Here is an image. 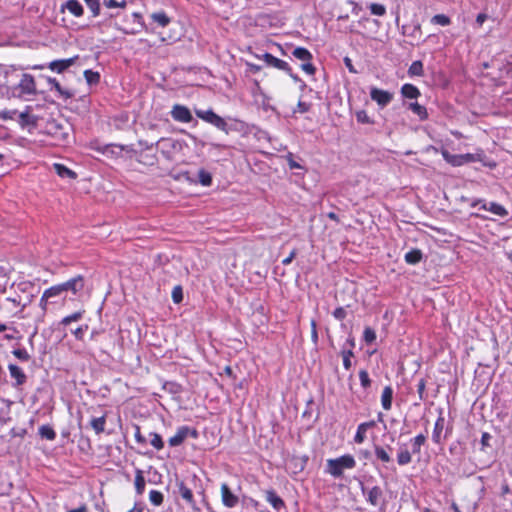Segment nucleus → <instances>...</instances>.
Listing matches in <instances>:
<instances>
[{
  "label": "nucleus",
  "mask_w": 512,
  "mask_h": 512,
  "mask_svg": "<svg viewBox=\"0 0 512 512\" xmlns=\"http://www.w3.org/2000/svg\"><path fill=\"white\" fill-rule=\"evenodd\" d=\"M355 466V458L350 454H345L338 458L328 459L326 462V472L335 478H339L343 475L344 471L352 470Z\"/></svg>",
  "instance_id": "f257e3e1"
},
{
  "label": "nucleus",
  "mask_w": 512,
  "mask_h": 512,
  "mask_svg": "<svg viewBox=\"0 0 512 512\" xmlns=\"http://www.w3.org/2000/svg\"><path fill=\"white\" fill-rule=\"evenodd\" d=\"M160 143L162 145V153L169 159L178 154L185 156L186 150L189 147L188 143L183 139H162Z\"/></svg>",
  "instance_id": "f03ea898"
},
{
  "label": "nucleus",
  "mask_w": 512,
  "mask_h": 512,
  "mask_svg": "<svg viewBox=\"0 0 512 512\" xmlns=\"http://www.w3.org/2000/svg\"><path fill=\"white\" fill-rule=\"evenodd\" d=\"M197 117L203 121L212 124L216 128L228 133L227 122L225 119L214 113L212 110H196Z\"/></svg>",
  "instance_id": "7ed1b4c3"
},
{
  "label": "nucleus",
  "mask_w": 512,
  "mask_h": 512,
  "mask_svg": "<svg viewBox=\"0 0 512 512\" xmlns=\"http://www.w3.org/2000/svg\"><path fill=\"white\" fill-rule=\"evenodd\" d=\"M15 89L19 91V93L15 95L19 98L25 95H35L37 90L34 77L30 74H23Z\"/></svg>",
  "instance_id": "20e7f679"
},
{
  "label": "nucleus",
  "mask_w": 512,
  "mask_h": 512,
  "mask_svg": "<svg viewBox=\"0 0 512 512\" xmlns=\"http://www.w3.org/2000/svg\"><path fill=\"white\" fill-rule=\"evenodd\" d=\"M370 97L375 101L381 108L387 106L393 99V94L389 91L382 90L376 87H372L370 90Z\"/></svg>",
  "instance_id": "39448f33"
},
{
  "label": "nucleus",
  "mask_w": 512,
  "mask_h": 512,
  "mask_svg": "<svg viewBox=\"0 0 512 512\" xmlns=\"http://www.w3.org/2000/svg\"><path fill=\"white\" fill-rule=\"evenodd\" d=\"M172 118L181 123H189L192 120L191 111L184 105L175 104L171 109Z\"/></svg>",
  "instance_id": "423d86ee"
},
{
  "label": "nucleus",
  "mask_w": 512,
  "mask_h": 512,
  "mask_svg": "<svg viewBox=\"0 0 512 512\" xmlns=\"http://www.w3.org/2000/svg\"><path fill=\"white\" fill-rule=\"evenodd\" d=\"M220 493H221V501L222 504L227 508H233L235 507L238 502L239 498L237 495H235L229 488V486L226 483H223L220 487Z\"/></svg>",
  "instance_id": "0eeeda50"
},
{
  "label": "nucleus",
  "mask_w": 512,
  "mask_h": 512,
  "mask_svg": "<svg viewBox=\"0 0 512 512\" xmlns=\"http://www.w3.org/2000/svg\"><path fill=\"white\" fill-rule=\"evenodd\" d=\"M189 434H192L193 437H196V432L194 430H191L187 426L180 427L176 433L169 438L168 442L170 446H179L181 445L184 440L188 437Z\"/></svg>",
  "instance_id": "6e6552de"
},
{
  "label": "nucleus",
  "mask_w": 512,
  "mask_h": 512,
  "mask_svg": "<svg viewBox=\"0 0 512 512\" xmlns=\"http://www.w3.org/2000/svg\"><path fill=\"white\" fill-rule=\"evenodd\" d=\"M255 57L257 59L263 60L267 66H271L279 70H285L287 68V63L285 61L278 59L269 53H264L263 55H255Z\"/></svg>",
  "instance_id": "1a4fd4ad"
},
{
  "label": "nucleus",
  "mask_w": 512,
  "mask_h": 512,
  "mask_svg": "<svg viewBox=\"0 0 512 512\" xmlns=\"http://www.w3.org/2000/svg\"><path fill=\"white\" fill-rule=\"evenodd\" d=\"M67 10L74 17H81L84 13L83 6L78 0H67L61 7V11Z\"/></svg>",
  "instance_id": "9d476101"
},
{
  "label": "nucleus",
  "mask_w": 512,
  "mask_h": 512,
  "mask_svg": "<svg viewBox=\"0 0 512 512\" xmlns=\"http://www.w3.org/2000/svg\"><path fill=\"white\" fill-rule=\"evenodd\" d=\"M63 287V292L71 291L73 294H77L84 287V281L81 276H77L68 280L65 283L60 284Z\"/></svg>",
  "instance_id": "9b49d317"
},
{
  "label": "nucleus",
  "mask_w": 512,
  "mask_h": 512,
  "mask_svg": "<svg viewBox=\"0 0 512 512\" xmlns=\"http://www.w3.org/2000/svg\"><path fill=\"white\" fill-rule=\"evenodd\" d=\"M77 57H72L68 59H61V60H54L49 63L48 67L50 70L62 73L66 69H68L70 66H72L75 63Z\"/></svg>",
  "instance_id": "f8f14e48"
},
{
  "label": "nucleus",
  "mask_w": 512,
  "mask_h": 512,
  "mask_svg": "<svg viewBox=\"0 0 512 512\" xmlns=\"http://www.w3.org/2000/svg\"><path fill=\"white\" fill-rule=\"evenodd\" d=\"M62 293H63V287H61L60 284L46 289L43 292V295L40 299V305H41L42 309L43 310L46 309L48 299L60 296Z\"/></svg>",
  "instance_id": "ddd939ff"
},
{
  "label": "nucleus",
  "mask_w": 512,
  "mask_h": 512,
  "mask_svg": "<svg viewBox=\"0 0 512 512\" xmlns=\"http://www.w3.org/2000/svg\"><path fill=\"white\" fill-rule=\"evenodd\" d=\"M481 208L499 217H506L508 215L506 208L495 202L481 203Z\"/></svg>",
  "instance_id": "4468645a"
},
{
  "label": "nucleus",
  "mask_w": 512,
  "mask_h": 512,
  "mask_svg": "<svg viewBox=\"0 0 512 512\" xmlns=\"http://www.w3.org/2000/svg\"><path fill=\"white\" fill-rule=\"evenodd\" d=\"M178 490L181 497L192 507V509L197 510L191 489H189L183 482H179Z\"/></svg>",
  "instance_id": "2eb2a0df"
},
{
  "label": "nucleus",
  "mask_w": 512,
  "mask_h": 512,
  "mask_svg": "<svg viewBox=\"0 0 512 512\" xmlns=\"http://www.w3.org/2000/svg\"><path fill=\"white\" fill-rule=\"evenodd\" d=\"M373 426H374L373 421L361 423L357 428V432L355 434L354 441L358 444L363 443L364 440L366 439L367 430Z\"/></svg>",
  "instance_id": "dca6fc26"
},
{
  "label": "nucleus",
  "mask_w": 512,
  "mask_h": 512,
  "mask_svg": "<svg viewBox=\"0 0 512 512\" xmlns=\"http://www.w3.org/2000/svg\"><path fill=\"white\" fill-rule=\"evenodd\" d=\"M30 110H31V108L28 106V107H26L25 111H23L19 114L20 125H22V126L36 125L37 118L30 114Z\"/></svg>",
  "instance_id": "f3484780"
},
{
  "label": "nucleus",
  "mask_w": 512,
  "mask_h": 512,
  "mask_svg": "<svg viewBox=\"0 0 512 512\" xmlns=\"http://www.w3.org/2000/svg\"><path fill=\"white\" fill-rule=\"evenodd\" d=\"M47 82L51 85L52 88L56 90L58 95L63 99H69L72 97V93L69 90L62 88L56 79L47 77Z\"/></svg>",
  "instance_id": "a211bd4d"
},
{
  "label": "nucleus",
  "mask_w": 512,
  "mask_h": 512,
  "mask_svg": "<svg viewBox=\"0 0 512 512\" xmlns=\"http://www.w3.org/2000/svg\"><path fill=\"white\" fill-rule=\"evenodd\" d=\"M393 390L390 386H386L381 395V404L385 410H390L392 406Z\"/></svg>",
  "instance_id": "6ab92c4d"
},
{
  "label": "nucleus",
  "mask_w": 512,
  "mask_h": 512,
  "mask_svg": "<svg viewBox=\"0 0 512 512\" xmlns=\"http://www.w3.org/2000/svg\"><path fill=\"white\" fill-rule=\"evenodd\" d=\"M266 500L276 510L284 507V501L272 490L266 492Z\"/></svg>",
  "instance_id": "aec40b11"
},
{
  "label": "nucleus",
  "mask_w": 512,
  "mask_h": 512,
  "mask_svg": "<svg viewBox=\"0 0 512 512\" xmlns=\"http://www.w3.org/2000/svg\"><path fill=\"white\" fill-rule=\"evenodd\" d=\"M8 369H9L11 377L16 380L18 385L23 384L25 382L26 376L23 373V371L21 370V368H19L18 366L14 365V364H9Z\"/></svg>",
  "instance_id": "412c9836"
},
{
  "label": "nucleus",
  "mask_w": 512,
  "mask_h": 512,
  "mask_svg": "<svg viewBox=\"0 0 512 512\" xmlns=\"http://www.w3.org/2000/svg\"><path fill=\"white\" fill-rule=\"evenodd\" d=\"M53 167H54L55 172L62 178H70V179L76 178V173L74 171L70 170L69 168H67L66 166H64L63 164L55 163L53 165Z\"/></svg>",
  "instance_id": "4be33fe9"
},
{
  "label": "nucleus",
  "mask_w": 512,
  "mask_h": 512,
  "mask_svg": "<svg viewBox=\"0 0 512 512\" xmlns=\"http://www.w3.org/2000/svg\"><path fill=\"white\" fill-rule=\"evenodd\" d=\"M441 154H442L443 158L452 166H455V167L462 166V160H463L462 154H459V155L450 154L446 149H442Z\"/></svg>",
  "instance_id": "5701e85b"
},
{
  "label": "nucleus",
  "mask_w": 512,
  "mask_h": 512,
  "mask_svg": "<svg viewBox=\"0 0 512 512\" xmlns=\"http://www.w3.org/2000/svg\"><path fill=\"white\" fill-rule=\"evenodd\" d=\"M401 93L404 97L415 99L420 95L418 88L412 84H404L401 88Z\"/></svg>",
  "instance_id": "b1692460"
},
{
  "label": "nucleus",
  "mask_w": 512,
  "mask_h": 512,
  "mask_svg": "<svg viewBox=\"0 0 512 512\" xmlns=\"http://www.w3.org/2000/svg\"><path fill=\"white\" fill-rule=\"evenodd\" d=\"M151 18L161 27H166L170 23V18L164 12H155L151 14Z\"/></svg>",
  "instance_id": "393cba45"
},
{
  "label": "nucleus",
  "mask_w": 512,
  "mask_h": 512,
  "mask_svg": "<svg viewBox=\"0 0 512 512\" xmlns=\"http://www.w3.org/2000/svg\"><path fill=\"white\" fill-rule=\"evenodd\" d=\"M409 108L415 113L421 120H425L428 117L427 110L424 106L417 102L411 103Z\"/></svg>",
  "instance_id": "a878e982"
},
{
  "label": "nucleus",
  "mask_w": 512,
  "mask_h": 512,
  "mask_svg": "<svg viewBox=\"0 0 512 512\" xmlns=\"http://www.w3.org/2000/svg\"><path fill=\"white\" fill-rule=\"evenodd\" d=\"M293 55L303 62L310 61L312 58L311 53L306 48L303 47L295 48L293 51Z\"/></svg>",
  "instance_id": "bb28decb"
},
{
  "label": "nucleus",
  "mask_w": 512,
  "mask_h": 512,
  "mask_svg": "<svg viewBox=\"0 0 512 512\" xmlns=\"http://www.w3.org/2000/svg\"><path fill=\"white\" fill-rule=\"evenodd\" d=\"M431 23L445 27L450 25L451 19L445 14H436L431 18Z\"/></svg>",
  "instance_id": "cd10ccee"
},
{
  "label": "nucleus",
  "mask_w": 512,
  "mask_h": 512,
  "mask_svg": "<svg viewBox=\"0 0 512 512\" xmlns=\"http://www.w3.org/2000/svg\"><path fill=\"white\" fill-rule=\"evenodd\" d=\"M135 488L138 494H142L145 489V478L141 470H137L136 472Z\"/></svg>",
  "instance_id": "c85d7f7f"
},
{
  "label": "nucleus",
  "mask_w": 512,
  "mask_h": 512,
  "mask_svg": "<svg viewBox=\"0 0 512 512\" xmlns=\"http://www.w3.org/2000/svg\"><path fill=\"white\" fill-rule=\"evenodd\" d=\"M105 417L102 416V417H98V418H93L91 420V427L94 429V431L99 434V433H102L104 431V428H105Z\"/></svg>",
  "instance_id": "c756f323"
},
{
  "label": "nucleus",
  "mask_w": 512,
  "mask_h": 512,
  "mask_svg": "<svg viewBox=\"0 0 512 512\" xmlns=\"http://www.w3.org/2000/svg\"><path fill=\"white\" fill-rule=\"evenodd\" d=\"M421 252L419 250H412L405 254V261L409 264H416L421 260Z\"/></svg>",
  "instance_id": "7c9ffc66"
},
{
  "label": "nucleus",
  "mask_w": 512,
  "mask_h": 512,
  "mask_svg": "<svg viewBox=\"0 0 512 512\" xmlns=\"http://www.w3.org/2000/svg\"><path fill=\"white\" fill-rule=\"evenodd\" d=\"M39 434L47 440H54L56 437L55 431L47 425H43L39 428Z\"/></svg>",
  "instance_id": "2f4dec72"
},
{
  "label": "nucleus",
  "mask_w": 512,
  "mask_h": 512,
  "mask_svg": "<svg viewBox=\"0 0 512 512\" xmlns=\"http://www.w3.org/2000/svg\"><path fill=\"white\" fill-rule=\"evenodd\" d=\"M412 460L411 454L407 449H400L397 455L399 465H406Z\"/></svg>",
  "instance_id": "473e14b6"
},
{
  "label": "nucleus",
  "mask_w": 512,
  "mask_h": 512,
  "mask_svg": "<svg viewBox=\"0 0 512 512\" xmlns=\"http://www.w3.org/2000/svg\"><path fill=\"white\" fill-rule=\"evenodd\" d=\"M84 77L89 85L97 84L100 80L99 73L92 70H85Z\"/></svg>",
  "instance_id": "72a5a7b5"
},
{
  "label": "nucleus",
  "mask_w": 512,
  "mask_h": 512,
  "mask_svg": "<svg viewBox=\"0 0 512 512\" xmlns=\"http://www.w3.org/2000/svg\"><path fill=\"white\" fill-rule=\"evenodd\" d=\"M150 443L156 450H161L164 447L162 437L157 433H150Z\"/></svg>",
  "instance_id": "f704fd0d"
},
{
  "label": "nucleus",
  "mask_w": 512,
  "mask_h": 512,
  "mask_svg": "<svg viewBox=\"0 0 512 512\" xmlns=\"http://www.w3.org/2000/svg\"><path fill=\"white\" fill-rule=\"evenodd\" d=\"M149 500L153 505L159 506L163 502V494L160 491L151 490L149 493Z\"/></svg>",
  "instance_id": "c9c22d12"
},
{
  "label": "nucleus",
  "mask_w": 512,
  "mask_h": 512,
  "mask_svg": "<svg viewBox=\"0 0 512 512\" xmlns=\"http://www.w3.org/2000/svg\"><path fill=\"white\" fill-rule=\"evenodd\" d=\"M412 76H421L423 74V65L420 61H414L408 70Z\"/></svg>",
  "instance_id": "e433bc0d"
},
{
  "label": "nucleus",
  "mask_w": 512,
  "mask_h": 512,
  "mask_svg": "<svg viewBox=\"0 0 512 512\" xmlns=\"http://www.w3.org/2000/svg\"><path fill=\"white\" fill-rule=\"evenodd\" d=\"M462 158H463L462 165L467 164V163H471V162L482 161V153L462 154Z\"/></svg>",
  "instance_id": "4c0bfd02"
},
{
  "label": "nucleus",
  "mask_w": 512,
  "mask_h": 512,
  "mask_svg": "<svg viewBox=\"0 0 512 512\" xmlns=\"http://www.w3.org/2000/svg\"><path fill=\"white\" fill-rule=\"evenodd\" d=\"M356 119L362 124H372L373 120L368 116L365 110H358L355 113Z\"/></svg>",
  "instance_id": "58836bf2"
},
{
  "label": "nucleus",
  "mask_w": 512,
  "mask_h": 512,
  "mask_svg": "<svg viewBox=\"0 0 512 512\" xmlns=\"http://www.w3.org/2000/svg\"><path fill=\"white\" fill-rule=\"evenodd\" d=\"M103 3L109 9L125 8L127 4L126 0H104Z\"/></svg>",
  "instance_id": "ea45409f"
},
{
  "label": "nucleus",
  "mask_w": 512,
  "mask_h": 512,
  "mask_svg": "<svg viewBox=\"0 0 512 512\" xmlns=\"http://www.w3.org/2000/svg\"><path fill=\"white\" fill-rule=\"evenodd\" d=\"M375 455L378 459H380L381 461L385 462V463H388L391 461V457L390 455L387 453V451L382 448V447H379L377 446L375 448Z\"/></svg>",
  "instance_id": "a19ab883"
},
{
  "label": "nucleus",
  "mask_w": 512,
  "mask_h": 512,
  "mask_svg": "<svg viewBox=\"0 0 512 512\" xmlns=\"http://www.w3.org/2000/svg\"><path fill=\"white\" fill-rule=\"evenodd\" d=\"M89 9L92 12L93 16H98L100 14V3L99 0H84Z\"/></svg>",
  "instance_id": "79ce46f5"
},
{
  "label": "nucleus",
  "mask_w": 512,
  "mask_h": 512,
  "mask_svg": "<svg viewBox=\"0 0 512 512\" xmlns=\"http://www.w3.org/2000/svg\"><path fill=\"white\" fill-rule=\"evenodd\" d=\"M198 178H199V182L203 185V186H210L211 183H212V177L211 175L204 171V170H200L199 173H198Z\"/></svg>",
  "instance_id": "37998d69"
},
{
  "label": "nucleus",
  "mask_w": 512,
  "mask_h": 512,
  "mask_svg": "<svg viewBox=\"0 0 512 512\" xmlns=\"http://www.w3.org/2000/svg\"><path fill=\"white\" fill-rule=\"evenodd\" d=\"M369 8L371 13L376 16H383L386 13V8L382 4L372 3Z\"/></svg>",
  "instance_id": "c03bdc74"
},
{
  "label": "nucleus",
  "mask_w": 512,
  "mask_h": 512,
  "mask_svg": "<svg viewBox=\"0 0 512 512\" xmlns=\"http://www.w3.org/2000/svg\"><path fill=\"white\" fill-rule=\"evenodd\" d=\"M443 418H439L436 423H435V428H434V433H433V438L436 442H439L440 441V435H441V431L443 429Z\"/></svg>",
  "instance_id": "a18cd8bd"
},
{
  "label": "nucleus",
  "mask_w": 512,
  "mask_h": 512,
  "mask_svg": "<svg viewBox=\"0 0 512 512\" xmlns=\"http://www.w3.org/2000/svg\"><path fill=\"white\" fill-rule=\"evenodd\" d=\"M83 315V312L81 311H78V312H75L69 316H66L62 319V324L64 325H68L70 324L71 322H75V321H78L79 319H81Z\"/></svg>",
  "instance_id": "49530a36"
},
{
  "label": "nucleus",
  "mask_w": 512,
  "mask_h": 512,
  "mask_svg": "<svg viewBox=\"0 0 512 512\" xmlns=\"http://www.w3.org/2000/svg\"><path fill=\"white\" fill-rule=\"evenodd\" d=\"M424 442H425V437L423 435H417L415 438H413V440H412L413 451L418 453L420 451L421 446L424 444Z\"/></svg>",
  "instance_id": "de8ad7c7"
},
{
  "label": "nucleus",
  "mask_w": 512,
  "mask_h": 512,
  "mask_svg": "<svg viewBox=\"0 0 512 512\" xmlns=\"http://www.w3.org/2000/svg\"><path fill=\"white\" fill-rule=\"evenodd\" d=\"M363 336H364V340L366 341V343H372L376 339V333L370 327L365 328Z\"/></svg>",
  "instance_id": "09e8293b"
},
{
  "label": "nucleus",
  "mask_w": 512,
  "mask_h": 512,
  "mask_svg": "<svg viewBox=\"0 0 512 512\" xmlns=\"http://www.w3.org/2000/svg\"><path fill=\"white\" fill-rule=\"evenodd\" d=\"M12 353L21 361H28L30 359L29 353L24 349H15Z\"/></svg>",
  "instance_id": "8fccbe9b"
},
{
  "label": "nucleus",
  "mask_w": 512,
  "mask_h": 512,
  "mask_svg": "<svg viewBox=\"0 0 512 512\" xmlns=\"http://www.w3.org/2000/svg\"><path fill=\"white\" fill-rule=\"evenodd\" d=\"M359 379H360L361 385L364 388H367L370 385L369 375L365 370H361L359 372Z\"/></svg>",
  "instance_id": "3c124183"
},
{
  "label": "nucleus",
  "mask_w": 512,
  "mask_h": 512,
  "mask_svg": "<svg viewBox=\"0 0 512 512\" xmlns=\"http://www.w3.org/2000/svg\"><path fill=\"white\" fill-rule=\"evenodd\" d=\"M16 115V110H2L0 111V119L12 120Z\"/></svg>",
  "instance_id": "603ef678"
},
{
  "label": "nucleus",
  "mask_w": 512,
  "mask_h": 512,
  "mask_svg": "<svg viewBox=\"0 0 512 512\" xmlns=\"http://www.w3.org/2000/svg\"><path fill=\"white\" fill-rule=\"evenodd\" d=\"M301 68L302 70L309 74V75H312L314 74L315 72V68L313 66V64L310 62V61H305L302 65H301Z\"/></svg>",
  "instance_id": "864d4df0"
},
{
  "label": "nucleus",
  "mask_w": 512,
  "mask_h": 512,
  "mask_svg": "<svg viewBox=\"0 0 512 512\" xmlns=\"http://www.w3.org/2000/svg\"><path fill=\"white\" fill-rule=\"evenodd\" d=\"M490 440H491V435L489 433H487V432L482 433V436H481L482 450H484L486 447L490 446Z\"/></svg>",
  "instance_id": "5fc2aeb1"
},
{
  "label": "nucleus",
  "mask_w": 512,
  "mask_h": 512,
  "mask_svg": "<svg viewBox=\"0 0 512 512\" xmlns=\"http://www.w3.org/2000/svg\"><path fill=\"white\" fill-rule=\"evenodd\" d=\"M172 298L175 303H179L182 300V291L179 287H176L172 292Z\"/></svg>",
  "instance_id": "6e6d98bb"
},
{
  "label": "nucleus",
  "mask_w": 512,
  "mask_h": 512,
  "mask_svg": "<svg viewBox=\"0 0 512 512\" xmlns=\"http://www.w3.org/2000/svg\"><path fill=\"white\" fill-rule=\"evenodd\" d=\"M333 316L338 320H342L346 317V311L344 308L339 307L335 309V311L333 312Z\"/></svg>",
  "instance_id": "4d7b16f0"
},
{
  "label": "nucleus",
  "mask_w": 512,
  "mask_h": 512,
  "mask_svg": "<svg viewBox=\"0 0 512 512\" xmlns=\"http://www.w3.org/2000/svg\"><path fill=\"white\" fill-rule=\"evenodd\" d=\"M88 329V326L85 325V326H81V327H78L74 332L73 334L75 335V337L77 339H82L83 337V333L84 331H86Z\"/></svg>",
  "instance_id": "13d9d810"
},
{
  "label": "nucleus",
  "mask_w": 512,
  "mask_h": 512,
  "mask_svg": "<svg viewBox=\"0 0 512 512\" xmlns=\"http://www.w3.org/2000/svg\"><path fill=\"white\" fill-rule=\"evenodd\" d=\"M309 110V105L305 102H301L299 101L298 104H297V110H295L294 112H300V113H305Z\"/></svg>",
  "instance_id": "bf43d9fd"
},
{
  "label": "nucleus",
  "mask_w": 512,
  "mask_h": 512,
  "mask_svg": "<svg viewBox=\"0 0 512 512\" xmlns=\"http://www.w3.org/2000/svg\"><path fill=\"white\" fill-rule=\"evenodd\" d=\"M311 337L313 342H317L318 334L316 330V322L314 320L311 321Z\"/></svg>",
  "instance_id": "052dcab7"
},
{
  "label": "nucleus",
  "mask_w": 512,
  "mask_h": 512,
  "mask_svg": "<svg viewBox=\"0 0 512 512\" xmlns=\"http://www.w3.org/2000/svg\"><path fill=\"white\" fill-rule=\"evenodd\" d=\"M135 440H136V441H137V443H139V444H144V443H145V438L142 436V434H141V432H140V428H139V427H136Z\"/></svg>",
  "instance_id": "680f3d73"
},
{
  "label": "nucleus",
  "mask_w": 512,
  "mask_h": 512,
  "mask_svg": "<svg viewBox=\"0 0 512 512\" xmlns=\"http://www.w3.org/2000/svg\"><path fill=\"white\" fill-rule=\"evenodd\" d=\"M344 62H345V65L346 67L348 68V70L351 72V73H357V71L355 70L353 64H352V61L349 57H345L344 58Z\"/></svg>",
  "instance_id": "e2e57ef3"
},
{
  "label": "nucleus",
  "mask_w": 512,
  "mask_h": 512,
  "mask_svg": "<svg viewBox=\"0 0 512 512\" xmlns=\"http://www.w3.org/2000/svg\"><path fill=\"white\" fill-rule=\"evenodd\" d=\"M246 65L250 72L257 73L261 70V66H259V65H256V64H253L250 62H246Z\"/></svg>",
  "instance_id": "0e129e2a"
},
{
  "label": "nucleus",
  "mask_w": 512,
  "mask_h": 512,
  "mask_svg": "<svg viewBox=\"0 0 512 512\" xmlns=\"http://www.w3.org/2000/svg\"><path fill=\"white\" fill-rule=\"evenodd\" d=\"M424 390H425V381L423 379H421L418 383V393H419V396L421 399L423 398Z\"/></svg>",
  "instance_id": "69168bd1"
},
{
  "label": "nucleus",
  "mask_w": 512,
  "mask_h": 512,
  "mask_svg": "<svg viewBox=\"0 0 512 512\" xmlns=\"http://www.w3.org/2000/svg\"><path fill=\"white\" fill-rule=\"evenodd\" d=\"M487 19V16L486 14L484 13H480L477 15L476 17V22L479 24V25H482Z\"/></svg>",
  "instance_id": "338daca9"
},
{
  "label": "nucleus",
  "mask_w": 512,
  "mask_h": 512,
  "mask_svg": "<svg viewBox=\"0 0 512 512\" xmlns=\"http://www.w3.org/2000/svg\"><path fill=\"white\" fill-rule=\"evenodd\" d=\"M294 257H295V252H294V251H292V252L290 253V255H289L288 257H286V258L282 261V263H283L284 265H288V264H290V263H291V261L293 260V258H294Z\"/></svg>",
  "instance_id": "774afa93"
}]
</instances>
